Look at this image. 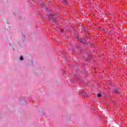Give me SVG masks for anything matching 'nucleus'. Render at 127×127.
<instances>
[{
  "label": "nucleus",
  "instance_id": "obj_1",
  "mask_svg": "<svg viewBox=\"0 0 127 127\" xmlns=\"http://www.w3.org/2000/svg\"><path fill=\"white\" fill-rule=\"evenodd\" d=\"M115 93H117V94H122V93L121 92H120V91L118 89H115Z\"/></svg>",
  "mask_w": 127,
  "mask_h": 127
},
{
  "label": "nucleus",
  "instance_id": "obj_2",
  "mask_svg": "<svg viewBox=\"0 0 127 127\" xmlns=\"http://www.w3.org/2000/svg\"><path fill=\"white\" fill-rule=\"evenodd\" d=\"M78 39H79V40H81L82 43H85V42H86L85 41L82 40V39H81V38H78Z\"/></svg>",
  "mask_w": 127,
  "mask_h": 127
},
{
  "label": "nucleus",
  "instance_id": "obj_3",
  "mask_svg": "<svg viewBox=\"0 0 127 127\" xmlns=\"http://www.w3.org/2000/svg\"><path fill=\"white\" fill-rule=\"evenodd\" d=\"M52 19H53V21H55L56 20V18L55 16L52 17Z\"/></svg>",
  "mask_w": 127,
  "mask_h": 127
},
{
  "label": "nucleus",
  "instance_id": "obj_4",
  "mask_svg": "<svg viewBox=\"0 0 127 127\" xmlns=\"http://www.w3.org/2000/svg\"><path fill=\"white\" fill-rule=\"evenodd\" d=\"M62 1L64 3V4H67V1H66V0H62Z\"/></svg>",
  "mask_w": 127,
  "mask_h": 127
},
{
  "label": "nucleus",
  "instance_id": "obj_5",
  "mask_svg": "<svg viewBox=\"0 0 127 127\" xmlns=\"http://www.w3.org/2000/svg\"><path fill=\"white\" fill-rule=\"evenodd\" d=\"M20 60H21V61H22L23 60V57H22V56H20Z\"/></svg>",
  "mask_w": 127,
  "mask_h": 127
},
{
  "label": "nucleus",
  "instance_id": "obj_6",
  "mask_svg": "<svg viewBox=\"0 0 127 127\" xmlns=\"http://www.w3.org/2000/svg\"><path fill=\"white\" fill-rule=\"evenodd\" d=\"M97 97L100 98V97H102V95H101V94H97Z\"/></svg>",
  "mask_w": 127,
  "mask_h": 127
},
{
  "label": "nucleus",
  "instance_id": "obj_7",
  "mask_svg": "<svg viewBox=\"0 0 127 127\" xmlns=\"http://www.w3.org/2000/svg\"><path fill=\"white\" fill-rule=\"evenodd\" d=\"M126 50H127V47H126Z\"/></svg>",
  "mask_w": 127,
  "mask_h": 127
}]
</instances>
